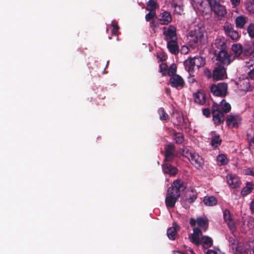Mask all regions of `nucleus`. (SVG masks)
Wrapping results in <instances>:
<instances>
[{"instance_id": "nucleus-1", "label": "nucleus", "mask_w": 254, "mask_h": 254, "mask_svg": "<svg viewBox=\"0 0 254 254\" xmlns=\"http://www.w3.org/2000/svg\"><path fill=\"white\" fill-rule=\"evenodd\" d=\"M187 188L186 184L180 179L174 181L167 191L165 198V204L167 208H173L181 196V191H184Z\"/></svg>"}, {"instance_id": "nucleus-2", "label": "nucleus", "mask_w": 254, "mask_h": 254, "mask_svg": "<svg viewBox=\"0 0 254 254\" xmlns=\"http://www.w3.org/2000/svg\"><path fill=\"white\" fill-rule=\"evenodd\" d=\"M228 85L225 82L212 84L210 86V91L213 95L224 97L227 94Z\"/></svg>"}, {"instance_id": "nucleus-3", "label": "nucleus", "mask_w": 254, "mask_h": 254, "mask_svg": "<svg viewBox=\"0 0 254 254\" xmlns=\"http://www.w3.org/2000/svg\"><path fill=\"white\" fill-rule=\"evenodd\" d=\"M211 114L213 122L216 126H219L225 121V114L219 109L218 107H217V104L215 103H214L212 106Z\"/></svg>"}, {"instance_id": "nucleus-4", "label": "nucleus", "mask_w": 254, "mask_h": 254, "mask_svg": "<svg viewBox=\"0 0 254 254\" xmlns=\"http://www.w3.org/2000/svg\"><path fill=\"white\" fill-rule=\"evenodd\" d=\"M214 54L216 57V60L223 64V66H228L233 61V60L231 59V56L228 53L227 50L224 51H214Z\"/></svg>"}, {"instance_id": "nucleus-5", "label": "nucleus", "mask_w": 254, "mask_h": 254, "mask_svg": "<svg viewBox=\"0 0 254 254\" xmlns=\"http://www.w3.org/2000/svg\"><path fill=\"white\" fill-rule=\"evenodd\" d=\"M164 149V161L173 162L175 158L178 156L175 145L172 143L166 144L165 145Z\"/></svg>"}, {"instance_id": "nucleus-6", "label": "nucleus", "mask_w": 254, "mask_h": 254, "mask_svg": "<svg viewBox=\"0 0 254 254\" xmlns=\"http://www.w3.org/2000/svg\"><path fill=\"white\" fill-rule=\"evenodd\" d=\"M208 6H210L211 10L219 16H224L227 13L225 7L216 0H209Z\"/></svg>"}, {"instance_id": "nucleus-7", "label": "nucleus", "mask_w": 254, "mask_h": 254, "mask_svg": "<svg viewBox=\"0 0 254 254\" xmlns=\"http://www.w3.org/2000/svg\"><path fill=\"white\" fill-rule=\"evenodd\" d=\"M223 30L226 35L232 40L237 41L240 38V35L238 32L234 30L233 26L229 22H225L223 26Z\"/></svg>"}, {"instance_id": "nucleus-8", "label": "nucleus", "mask_w": 254, "mask_h": 254, "mask_svg": "<svg viewBox=\"0 0 254 254\" xmlns=\"http://www.w3.org/2000/svg\"><path fill=\"white\" fill-rule=\"evenodd\" d=\"M212 76L214 80H223L227 77L226 68L223 65H218L215 67L213 70Z\"/></svg>"}, {"instance_id": "nucleus-9", "label": "nucleus", "mask_w": 254, "mask_h": 254, "mask_svg": "<svg viewBox=\"0 0 254 254\" xmlns=\"http://www.w3.org/2000/svg\"><path fill=\"white\" fill-rule=\"evenodd\" d=\"M189 36L190 37V42L192 43L191 46L195 47L198 43H201L204 37L203 32L199 30L190 31Z\"/></svg>"}, {"instance_id": "nucleus-10", "label": "nucleus", "mask_w": 254, "mask_h": 254, "mask_svg": "<svg viewBox=\"0 0 254 254\" xmlns=\"http://www.w3.org/2000/svg\"><path fill=\"white\" fill-rule=\"evenodd\" d=\"M163 35L165 36L164 38L166 41H169L172 40H177L176 28L173 25H170L166 29V27L163 28Z\"/></svg>"}, {"instance_id": "nucleus-11", "label": "nucleus", "mask_w": 254, "mask_h": 254, "mask_svg": "<svg viewBox=\"0 0 254 254\" xmlns=\"http://www.w3.org/2000/svg\"><path fill=\"white\" fill-rule=\"evenodd\" d=\"M172 162L164 161L162 165L163 173L168 174L170 176H176L178 172V169L175 166L172 165L171 163Z\"/></svg>"}, {"instance_id": "nucleus-12", "label": "nucleus", "mask_w": 254, "mask_h": 254, "mask_svg": "<svg viewBox=\"0 0 254 254\" xmlns=\"http://www.w3.org/2000/svg\"><path fill=\"white\" fill-rule=\"evenodd\" d=\"M227 125L230 128L237 127L241 123V118L238 115H229L226 119Z\"/></svg>"}, {"instance_id": "nucleus-13", "label": "nucleus", "mask_w": 254, "mask_h": 254, "mask_svg": "<svg viewBox=\"0 0 254 254\" xmlns=\"http://www.w3.org/2000/svg\"><path fill=\"white\" fill-rule=\"evenodd\" d=\"M170 85L173 87L183 88L185 85L183 78L178 74L173 75L169 79Z\"/></svg>"}, {"instance_id": "nucleus-14", "label": "nucleus", "mask_w": 254, "mask_h": 254, "mask_svg": "<svg viewBox=\"0 0 254 254\" xmlns=\"http://www.w3.org/2000/svg\"><path fill=\"white\" fill-rule=\"evenodd\" d=\"M189 161L197 169L202 168L203 164L202 158L197 153L195 152H193V154L191 155Z\"/></svg>"}, {"instance_id": "nucleus-15", "label": "nucleus", "mask_w": 254, "mask_h": 254, "mask_svg": "<svg viewBox=\"0 0 254 254\" xmlns=\"http://www.w3.org/2000/svg\"><path fill=\"white\" fill-rule=\"evenodd\" d=\"M190 3L194 8L203 11L208 7L209 0H190Z\"/></svg>"}, {"instance_id": "nucleus-16", "label": "nucleus", "mask_w": 254, "mask_h": 254, "mask_svg": "<svg viewBox=\"0 0 254 254\" xmlns=\"http://www.w3.org/2000/svg\"><path fill=\"white\" fill-rule=\"evenodd\" d=\"M196 223H197L199 227L204 228L205 230H206L208 226V221L206 219L202 217L198 218L196 220L194 218H190V224L191 226H195Z\"/></svg>"}, {"instance_id": "nucleus-17", "label": "nucleus", "mask_w": 254, "mask_h": 254, "mask_svg": "<svg viewBox=\"0 0 254 254\" xmlns=\"http://www.w3.org/2000/svg\"><path fill=\"white\" fill-rule=\"evenodd\" d=\"M167 47L172 54L177 55L179 53L180 50L177 40L175 39L168 41Z\"/></svg>"}, {"instance_id": "nucleus-18", "label": "nucleus", "mask_w": 254, "mask_h": 254, "mask_svg": "<svg viewBox=\"0 0 254 254\" xmlns=\"http://www.w3.org/2000/svg\"><path fill=\"white\" fill-rule=\"evenodd\" d=\"M227 179L228 184L232 188L235 189L240 187L241 182L236 175L228 174L227 176Z\"/></svg>"}, {"instance_id": "nucleus-19", "label": "nucleus", "mask_w": 254, "mask_h": 254, "mask_svg": "<svg viewBox=\"0 0 254 254\" xmlns=\"http://www.w3.org/2000/svg\"><path fill=\"white\" fill-rule=\"evenodd\" d=\"M161 17L158 18L161 25H168L171 22L172 18L171 13L167 11H164L160 14Z\"/></svg>"}, {"instance_id": "nucleus-20", "label": "nucleus", "mask_w": 254, "mask_h": 254, "mask_svg": "<svg viewBox=\"0 0 254 254\" xmlns=\"http://www.w3.org/2000/svg\"><path fill=\"white\" fill-rule=\"evenodd\" d=\"M193 234L190 237V241L192 243L197 246L200 245L199 237L202 235L201 230L197 227H196L193 230Z\"/></svg>"}, {"instance_id": "nucleus-21", "label": "nucleus", "mask_w": 254, "mask_h": 254, "mask_svg": "<svg viewBox=\"0 0 254 254\" xmlns=\"http://www.w3.org/2000/svg\"><path fill=\"white\" fill-rule=\"evenodd\" d=\"M180 229V226L176 223H174L173 227H170L167 230V234L169 239L171 240H175L177 231Z\"/></svg>"}, {"instance_id": "nucleus-22", "label": "nucleus", "mask_w": 254, "mask_h": 254, "mask_svg": "<svg viewBox=\"0 0 254 254\" xmlns=\"http://www.w3.org/2000/svg\"><path fill=\"white\" fill-rule=\"evenodd\" d=\"M214 46L217 49L214 51H224L227 50V45L226 44L224 38H217L214 43Z\"/></svg>"}, {"instance_id": "nucleus-23", "label": "nucleus", "mask_w": 254, "mask_h": 254, "mask_svg": "<svg viewBox=\"0 0 254 254\" xmlns=\"http://www.w3.org/2000/svg\"><path fill=\"white\" fill-rule=\"evenodd\" d=\"M195 102L200 105H203L205 103L206 96L203 92L198 91L193 94Z\"/></svg>"}, {"instance_id": "nucleus-24", "label": "nucleus", "mask_w": 254, "mask_h": 254, "mask_svg": "<svg viewBox=\"0 0 254 254\" xmlns=\"http://www.w3.org/2000/svg\"><path fill=\"white\" fill-rule=\"evenodd\" d=\"M232 51L235 54L236 58H242L241 56L243 54V46L241 44H234L232 45L231 47Z\"/></svg>"}, {"instance_id": "nucleus-25", "label": "nucleus", "mask_w": 254, "mask_h": 254, "mask_svg": "<svg viewBox=\"0 0 254 254\" xmlns=\"http://www.w3.org/2000/svg\"><path fill=\"white\" fill-rule=\"evenodd\" d=\"M217 107H218L219 109L224 114L229 113L231 110V105L224 99H223L219 104H217Z\"/></svg>"}, {"instance_id": "nucleus-26", "label": "nucleus", "mask_w": 254, "mask_h": 254, "mask_svg": "<svg viewBox=\"0 0 254 254\" xmlns=\"http://www.w3.org/2000/svg\"><path fill=\"white\" fill-rule=\"evenodd\" d=\"M184 65L186 69L190 73V75H191V73L193 72L194 68L196 66L195 64H194L193 63V60L192 58L190 57L186 60L184 62Z\"/></svg>"}, {"instance_id": "nucleus-27", "label": "nucleus", "mask_w": 254, "mask_h": 254, "mask_svg": "<svg viewBox=\"0 0 254 254\" xmlns=\"http://www.w3.org/2000/svg\"><path fill=\"white\" fill-rule=\"evenodd\" d=\"M244 55H249L254 52V46L251 42H245L243 47Z\"/></svg>"}, {"instance_id": "nucleus-28", "label": "nucleus", "mask_w": 254, "mask_h": 254, "mask_svg": "<svg viewBox=\"0 0 254 254\" xmlns=\"http://www.w3.org/2000/svg\"><path fill=\"white\" fill-rule=\"evenodd\" d=\"M159 5L155 0H149L146 3V9L149 11L156 12Z\"/></svg>"}, {"instance_id": "nucleus-29", "label": "nucleus", "mask_w": 254, "mask_h": 254, "mask_svg": "<svg viewBox=\"0 0 254 254\" xmlns=\"http://www.w3.org/2000/svg\"><path fill=\"white\" fill-rule=\"evenodd\" d=\"M236 27L238 28H243L246 23V17L241 15L237 17L235 20Z\"/></svg>"}, {"instance_id": "nucleus-30", "label": "nucleus", "mask_w": 254, "mask_h": 254, "mask_svg": "<svg viewBox=\"0 0 254 254\" xmlns=\"http://www.w3.org/2000/svg\"><path fill=\"white\" fill-rule=\"evenodd\" d=\"M254 189V185L252 182H247L246 186L242 189L241 193L243 196L250 194Z\"/></svg>"}, {"instance_id": "nucleus-31", "label": "nucleus", "mask_w": 254, "mask_h": 254, "mask_svg": "<svg viewBox=\"0 0 254 254\" xmlns=\"http://www.w3.org/2000/svg\"><path fill=\"white\" fill-rule=\"evenodd\" d=\"M205 205L207 206H214L217 204V199L213 196H205L203 199Z\"/></svg>"}, {"instance_id": "nucleus-32", "label": "nucleus", "mask_w": 254, "mask_h": 254, "mask_svg": "<svg viewBox=\"0 0 254 254\" xmlns=\"http://www.w3.org/2000/svg\"><path fill=\"white\" fill-rule=\"evenodd\" d=\"M252 129L249 130L247 132L248 140L249 144V149L252 154L254 153V136L251 135V133H253Z\"/></svg>"}, {"instance_id": "nucleus-33", "label": "nucleus", "mask_w": 254, "mask_h": 254, "mask_svg": "<svg viewBox=\"0 0 254 254\" xmlns=\"http://www.w3.org/2000/svg\"><path fill=\"white\" fill-rule=\"evenodd\" d=\"M193 60V63L195 64L197 69L203 66L205 64V59L200 56H195L193 58H192Z\"/></svg>"}, {"instance_id": "nucleus-34", "label": "nucleus", "mask_w": 254, "mask_h": 254, "mask_svg": "<svg viewBox=\"0 0 254 254\" xmlns=\"http://www.w3.org/2000/svg\"><path fill=\"white\" fill-rule=\"evenodd\" d=\"M201 243L203 244L204 248H210L213 245L212 239L207 236H202L201 237Z\"/></svg>"}, {"instance_id": "nucleus-35", "label": "nucleus", "mask_w": 254, "mask_h": 254, "mask_svg": "<svg viewBox=\"0 0 254 254\" xmlns=\"http://www.w3.org/2000/svg\"><path fill=\"white\" fill-rule=\"evenodd\" d=\"M222 142V139L220 138L219 135H215L213 136L211 140V145L216 148L220 146Z\"/></svg>"}, {"instance_id": "nucleus-36", "label": "nucleus", "mask_w": 254, "mask_h": 254, "mask_svg": "<svg viewBox=\"0 0 254 254\" xmlns=\"http://www.w3.org/2000/svg\"><path fill=\"white\" fill-rule=\"evenodd\" d=\"M191 194L189 195V196L186 198V203L189 204L192 203L195 201L197 198V193L196 191H194L193 189L191 190Z\"/></svg>"}, {"instance_id": "nucleus-37", "label": "nucleus", "mask_w": 254, "mask_h": 254, "mask_svg": "<svg viewBox=\"0 0 254 254\" xmlns=\"http://www.w3.org/2000/svg\"><path fill=\"white\" fill-rule=\"evenodd\" d=\"M174 137L177 144H181L184 141V135L182 133L177 132L175 131L174 132Z\"/></svg>"}, {"instance_id": "nucleus-38", "label": "nucleus", "mask_w": 254, "mask_h": 254, "mask_svg": "<svg viewBox=\"0 0 254 254\" xmlns=\"http://www.w3.org/2000/svg\"><path fill=\"white\" fill-rule=\"evenodd\" d=\"M217 160L220 165H225L228 163L226 156L223 154L218 155Z\"/></svg>"}, {"instance_id": "nucleus-39", "label": "nucleus", "mask_w": 254, "mask_h": 254, "mask_svg": "<svg viewBox=\"0 0 254 254\" xmlns=\"http://www.w3.org/2000/svg\"><path fill=\"white\" fill-rule=\"evenodd\" d=\"M246 7L250 13H254V0H250L247 2Z\"/></svg>"}, {"instance_id": "nucleus-40", "label": "nucleus", "mask_w": 254, "mask_h": 254, "mask_svg": "<svg viewBox=\"0 0 254 254\" xmlns=\"http://www.w3.org/2000/svg\"><path fill=\"white\" fill-rule=\"evenodd\" d=\"M167 74L169 76H172L173 75L176 74V71H177V66L175 64H172L169 68L168 67V70H167Z\"/></svg>"}, {"instance_id": "nucleus-41", "label": "nucleus", "mask_w": 254, "mask_h": 254, "mask_svg": "<svg viewBox=\"0 0 254 254\" xmlns=\"http://www.w3.org/2000/svg\"><path fill=\"white\" fill-rule=\"evenodd\" d=\"M248 64V66L252 67V68L250 69L248 72V75L247 77L249 79L254 80V64H250V63L249 62Z\"/></svg>"}, {"instance_id": "nucleus-42", "label": "nucleus", "mask_w": 254, "mask_h": 254, "mask_svg": "<svg viewBox=\"0 0 254 254\" xmlns=\"http://www.w3.org/2000/svg\"><path fill=\"white\" fill-rule=\"evenodd\" d=\"M158 112L160 114V119L161 120L166 121L168 119L169 116L165 112V110L163 108H160L158 110Z\"/></svg>"}, {"instance_id": "nucleus-43", "label": "nucleus", "mask_w": 254, "mask_h": 254, "mask_svg": "<svg viewBox=\"0 0 254 254\" xmlns=\"http://www.w3.org/2000/svg\"><path fill=\"white\" fill-rule=\"evenodd\" d=\"M247 33L250 37L252 39L254 38V24L251 23L247 28Z\"/></svg>"}, {"instance_id": "nucleus-44", "label": "nucleus", "mask_w": 254, "mask_h": 254, "mask_svg": "<svg viewBox=\"0 0 254 254\" xmlns=\"http://www.w3.org/2000/svg\"><path fill=\"white\" fill-rule=\"evenodd\" d=\"M223 218L226 222L233 220L230 211L227 209H225L223 211Z\"/></svg>"}, {"instance_id": "nucleus-45", "label": "nucleus", "mask_w": 254, "mask_h": 254, "mask_svg": "<svg viewBox=\"0 0 254 254\" xmlns=\"http://www.w3.org/2000/svg\"><path fill=\"white\" fill-rule=\"evenodd\" d=\"M229 230L233 233L236 230V224L234 220L233 219L231 221L226 222Z\"/></svg>"}, {"instance_id": "nucleus-46", "label": "nucleus", "mask_w": 254, "mask_h": 254, "mask_svg": "<svg viewBox=\"0 0 254 254\" xmlns=\"http://www.w3.org/2000/svg\"><path fill=\"white\" fill-rule=\"evenodd\" d=\"M174 7L175 8V12L179 15H181L184 11L183 5H178L177 4H174Z\"/></svg>"}, {"instance_id": "nucleus-47", "label": "nucleus", "mask_w": 254, "mask_h": 254, "mask_svg": "<svg viewBox=\"0 0 254 254\" xmlns=\"http://www.w3.org/2000/svg\"><path fill=\"white\" fill-rule=\"evenodd\" d=\"M243 173L245 175L252 176L254 177V167H249L244 169Z\"/></svg>"}, {"instance_id": "nucleus-48", "label": "nucleus", "mask_w": 254, "mask_h": 254, "mask_svg": "<svg viewBox=\"0 0 254 254\" xmlns=\"http://www.w3.org/2000/svg\"><path fill=\"white\" fill-rule=\"evenodd\" d=\"M193 154V152H191L187 148H185L182 149V155L184 156L187 157L189 160L190 158L191 155Z\"/></svg>"}, {"instance_id": "nucleus-49", "label": "nucleus", "mask_w": 254, "mask_h": 254, "mask_svg": "<svg viewBox=\"0 0 254 254\" xmlns=\"http://www.w3.org/2000/svg\"><path fill=\"white\" fill-rule=\"evenodd\" d=\"M168 66L167 64L165 63H162L160 64L159 71H160V72L162 73V74L163 76H165L166 75V73L164 71L168 70Z\"/></svg>"}, {"instance_id": "nucleus-50", "label": "nucleus", "mask_w": 254, "mask_h": 254, "mask_svg": "<svg viewBox=\"0 0 254 254\" xmlns=\"http://www.w3.org/2000/svg\"><path fill=\"white\" fill-rule=\"evenodd\" d=\"M160 24V22H159L158 20L157 21L153 20L152 21L150 22L149 26L152 29V30L155 31V29L158 28Z\"/></svg>"}, {"instance_id": "nucleus-51", "label": "nucleus", "mask_w": 254, "mask_h": 254, "mask_svg": "<svg viewBox=\"0 0 254 254\" xmlns=\"http://www.w3.org/2000/svg\"><path fill=\"white\" fill-rule=\"evenodd\" d=\"M156 12L149 11L148 13L146 14L145 18L147 21H149L151 19H153L154 17L156 16Z\"/></svg>"}, {"instance_id": "nucleus-52", "label": "nucleus", "mask_w": 254, "mask_h": 254, "mask_svg": "<svg viewBox=\"0 0 254 254\" xmlns=\"http://www.w3.org/2000/svg\"><path fill=\"white\" fill-rule=\"evenodd\" d=\"M112 26L113 27V29L112 30V33L113 35H117L118 30L120 28L119 25L117 23L112 22Z\"/></svg>"}, {"instance_id": "nucleus-53", "label": "nucleus", "mask_w": 254, "mask_h": 254, "mask_svg": "<svg viewBox=\"0 0 254 254\" xmlns=\"http://www.w3.org/2000/svg\"><path fill=\"white\" fill-rule=\"evenodd\" d=\"M202 113L204 116L206 117H210L211 113V110H210L209 108H206L202 110Z\"/></svg>"}, {"instance_id": "nucleus-54", "label": "nucleus", "mask_w": 254, "mask_h": 254, "mask_svg": "<svg viewBox=\"0 0 254 254\" xmlns=\"http://www.w3.org/2000/svg\"><path fill=\"white\" fill-rule=\"evenodd\" d=\"M189 49L188 47H187V46H185V45L182 46L181 50H180V52L182 54H184V55L187 54L189 53Z\"/></svg>"}, {"instance_id": "nucleus-55", "label": "nucleus", "mask_w": 254, "mask_h": 254, "mask_svg": "<svg viewBox=\"0 0 254 254\" xmlns=\"http://www.w3.org/2000/svg\"><path fill=\"white\" fill-rule=\"evenodd\" d=\"M186 248V249L185 250V252H180V251H173V254H189V248L187 246L185 247Z\"/></svg>"}, {"instance_id": "nucleus-56", "label": "nucleus", "mask_w": 254, "mask_h": 254, "mask_svg": "<svg viewBox=\"0 0 254 254\" xmlns=\"http://www.w3.org/2000/svg\"><path fill=\"white\" fill-rule=\"evenodd\" d=\"M230 1L233 6H237L239 5L240 0H230Z\"/></svg>"}, {"instance_id": "nucleus-57", "label": "nucleus", "mask_w": 254, "mask_h": 254, "mask_svg": "<svg viewBox=\"0 0 254 254\" xmlns=\"http://www.w3.org/2000/svg\"><path fill=\"white\" fill-rule=\"evenodd\" d=\"M250 209L252 213H254V200L252 201L250 204Z\"/></svg>"}, {"instance_id": "nucleus-58", "label": "nucleus", "mask_w": 254, "mask_h": 254, "mask_svg": "<svg viewBox=\"0 0 254 254\" xmlns=\"http://www.w3.org/2000/svg\"><path fill=\"white\" fill-rule=\"evenodd\" d=\"M191 76L189 78V82L190 83H193L195 81V79L193 78V76H191V75H190Z\"/></svg>"}, {"instance_id": "nucleus-59", "label": "nucleus", "mask_w": 254, "mask_h": 254, "mask_svg": "<svg viewBox=\"0 0 254 254\" xmlns=\"http://www.w3.org/2000/svg\"><path fill=\"white\" fill-rule=\"evenodd\" d=\"M206 254H217V252L212 250H209L206 252Z\"/></svg>"}, {"instance_id": "nucleus-60", "label": "nucleus", "mask_w": 254, "mask_h": 254, "mask_svg": "<svg viewBox=\"0 0 254 254\" xmlns=\"http://www.w3.org/2000/svg\"><path fill=\"white\" fill-rule=\"evenodd\" d=\"M189 254H195L194 252L193 251V250L190 249V248H189Z\"/></svg>"}, {"instance_id": "nucleus-61", "label": "nucleus", "mask_w": 254, "mask_h": 254, "mask_svg": "<svg viewBox=\"0 0 254 254\" xmlns=\"http://www.w3.org/2000/svg\"><path fill=\"white\" fill-rule=\"evenodd\" d=\"M165 60H166L165 58H161V59H160V61H165Z\"/></svg>"}, {"instance_id": "nucleus-62", "label": "nucleus", "mask_w": 254, "mask_h": 254, "mask_svg": "<svg viewBox=\"0 0 254 254\" xmlns=\"http://www.w3.org/2000/svg\"><path fill=\"white\" fill-rule=\"evenodd\" d=\"M252 250H253V254H254V247L253 248Z\"/></svg>"}, {"instance_id": "nucleus-63", "label": "nucleus", "mask_w": 254, "mask_h": 254, "mask_svg": "<svg viewBox=\"0 0 254 254\" xmlns=\"http://www.w3.org/2000/svg\"><path fill=\"white\" fill-rule=\"evenodd\" d=\"M232 245H234L235 244H234V242H233V243H232Z\"/></svg>"}]
</instances>
